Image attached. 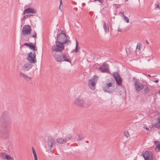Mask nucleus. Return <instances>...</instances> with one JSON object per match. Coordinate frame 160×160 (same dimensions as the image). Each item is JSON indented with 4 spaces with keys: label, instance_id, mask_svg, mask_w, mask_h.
I'll return each instance as SVG.
<instances>
[{
    "label": "nucleus",
    "instance_id": "obj_29",
    "mask_svg": "<svg viewBox=\"0 0 160 160\" xmlns=\"http://www.w3.org/2000/svg\"><path fill=\"white\" fill-rule=\"evenodd\" d=\"M6 153L4 152H1L0 153V158H3L4 159V158L5 157V156L6 155Z\"/></svg>",
    "mask_w": 160,
    "mask_h": 160
},
{
    "label": "nucleus",
    "instance_id": "obj_48",
    "mask_svg": "<svg viewBox=\"0 0 160 160\" xmlns=\"http://www.w3.org/2000/svg\"><path fill=\"white\" fill-rule=\"evenodd\" d=\"M34 16V15H33V14H31V16Z\"/></svg>",
    "mask_w": 160,
    "mask_h": 160
},
{
    "label": "nucleus",
    "instance_id": "obj_51",
    "mask_svg": "<svg viewBox=\"0 0 160 160\" xmlns=\"http://www.w3.org/2000/svg\"><path fill=\"white\" fill-rule=\"evenodd\" d=\"M30 30H31V31L32 30H31V29H30Z\"/></svg>",
    "mask_w": 160,
    "mask_h": 160
},
{
    "label": "nucleus",
    "instance_id": "obj_2",
    "mask_svg": "<svg viewBox=\"0 0 160 160\" xmlns=\"http://www.w3.org/2000/svg\"><path fill=\"white\" fill-rule=\"evenodd\" d=\"M10 126H0V134L1 138L4 140L8 139L10 135Z\"/></svg>",
    "mask_w": 160,
    "mask_h": 160
},
{
    "label": "nucleus",
    "instance_id": "obj_43",
    "mask_svg": "<svg viewBox=\"0 0 160 160\" xmlns=\"http://www.w3.org/2000/svg\"><path fill=\"white\" fill-rule=\"evenodd\" d=\"M34 160H38V158H37V156H34Z\"/></svg>",
    "mask_w": 160,
    "mask_h": 160
},
{
    "label": "nucleus",
    "instance_id": "obj_7",
    "mask_svg": "<svg viewBox=\"0 0 160 160\" xmlns=\"http://www.w3.org/2000/svg\"><path fill=\"white\" fill-rule=\"evenodd\" d=\"M114 82H112L107 83L103 87V90L106 92L112 93L113 92L114 90V87L113 86V84Z\"/></svg>",
    "mask_w": 160,
    "mask_h": 160
},
{
    "label": "nucleus",
    "instance_id": "obj_32",
    "mask_svg": "<svg viewBox=\"0 0 160 160\" xmlns=\"http://www.w3.org/2000/svg\"><path fill=\"white\" fill-rule=\"evenodd\" d=\"M123 18H124V20L125 21H126L127 23H128L129 22V19L128 18L125 16Z\"/></svg>",
    "mask_w": 160,
    "mask_h": 160
},
{
    "label": "nucleus",
    "instance_id": "obj_33",
    "mask_svg": "<svg viewBox=\"0 0 160 160\" xmlns=\"http://www.w3.org/2000/svg\"><path fill=\"white\" fill-rule=\"evenodd\" d=\"M124 135L127 138L129 137L130 136L129 134L128 131H125L124 132Z\"/></svg>",
    "mask_w": 160,
    "mask_h": 160
},
{
    "label": "nucleus",
    "instance_id": "obj_40",
    "mask_svg": "<svg viewBox=\"0 0 160 160\" xmlns=\"http://www.w3.org/2000/svg\"><path fill=\"white\" fill-rule=\"evenodd\" d=\"M94 1H98L101 4L103 3L104 0H94Z\"/></svg>",
    "mask_w": 160,
    "mask_h": 160
},
{
    "label": "nucleus",
    "instance_id": "obj_6",
    "mask_svg": "<svg viewBox=\"0 0 160 160\" xmlns=\"http://www.w3.org/2000/svg\"><path fill=\"white\" fill-rule=\"evenodd\" d=\"M66 45L57 41L55 42V44L52 46V51L55 52H61L64 49Z\"/></svg>",
    "mask_w": 160,
    "mask_h": 160
},
{
    "label": "nucleus",
    "instance_id": "obj_13",
    "mask_svg": "<svg viewBox=\"0 0 160 160\" xmlns=\"http://www.w3.org/2000/svg\"><path fill=\"white\" fill-rule=\"evenodd\" d=\"M113 76L115 80L117 83L119 85H122V79L118 73L116 72L113 74Z\"/></svg>",
    "mask_w": 160,
    "mask_h": 160
},
{
    "label": "nucleus",
    "instance_id": "obj_28",
    "mask_svg": "<svg viewBox=\"0 0 160 160\" xmlns=\"http://www.w3.org/2000/svg\"><path fill=\"white\" fill-rule=\"evenodd\" d=\"M13 159V158L12 157H11L10 156L8 155H7L6 154L5 156V157L4 158V159H6L7 160H8L9 159Z\"/></svg>",
    "mask_w": 160,
    "mask_h": 160
},
{
    "label": "nucleus",
    "instance_id": "obj_45",
    "mask_svg": "<svg viewBox=\"0 0 160 160\" xmlns=\"http://www.w3.org/2000/svg\"><path fill=\"white\" fill-rule=\"evenodd\" d=\"M146 43L147 44H149V42H148V41L147 40H146Z\"/></svg>",
    "mask_w": 160,
    "mask_h": 160
},
{
    "label": "nucleus",
    "instance_id": "obj_53",
    "mask_svg": "<svg viewBox=\"0 0 160 160\" xmlns=\"http://www.w3.org/2000/svg\"><path fill=\"white\" fill-rule=\"evenodd\" d=\"M138 1L139 2L140 1V0H138Z\"/></svg>",
    "mask_w": 160,
    "mask_h": 160
},
{
    "label": "nucleus",
    "instance_id": "obj_3",
    "mask_svg": "<svg viewBox=\"0 0 160 160\" xmlns=\"http://www.w3.org/2000/svg\"><path fill=\"white\" fill-rule=\"evenodd\" d=\"M53 56L55 60L57 62H62L63 61H66L71 63L69 55L66 53H56L53 55Z\"/></svg>",
    "mask_w": 160,
    "mask_h": 160
},
{
    "label": "nucleus",
    "instance_id": "obj_52",
    "mask_svg": "<svg viewBox=\"0 0 160 160\" xmlns=\"http://www.w3.org/2000/svg\"><path fill=\"white\" fill-rule=\"evenodd\" d=\"M90 105V104H89L88 105V106H89Z\"/></svg>",
    "mask_w": 160,
    "mask_h": 160
},
{
    "label": "nucleus",
    "instance_id": "obj_36",
    "mask_svg": "<svg viewBox=\"0 0 160 160\" xmlns=\"http://www.w3.org/2000/svg\"><path fill=\"white\" fill-rule=\"evenodd\" d=\"M140 50V46L138 45V44H137V46L136 47V50H137L138 51H139Z\"/></svg>",
    "mask_w": 160,
    "mask_h": 160
},
{
    "label": "nucleus",
    "instance_id": "obj_39",
    "mask_svg": "<svg viewBox=\"0 0 160 160\" xmlns=\"http://www.w3.org/2000/svg\"><path fill=\"white\" fill-rule=\"evenodd\" d=\"M119 13H120V14L121 16L123 18H124L125 16L124 15V12H121Z\"/></svg>",
    "mask_w": 160,
    "mask_h": 160
},
{
    "label": "nucleus",
    "instance_id": "obj_49",
    "mask_svg": "<svg viewBox=\"0 0 160 160\" xmlns=\"http://www.w3.org/2000/svg\"><path fill=\"white\" fill-rule=\"evenodd\" d=\"M146 129L147 130H148V128H146Z\"/></svg>",
    "mask_w": 160,
    "mask_h": 160
},
{
    "label": "nucleus",
    "instance_id": "obj_9",
    "mask_svg": "<svg viewBox=\"0 0 160 160\" xmlns=\"http://www.w3.org/2000/svg\"><path fill=\"white\" fill-rule=\"evenodd\" d=\"M142 156L143 157L145 160H152L153 156L152 153L148 151L143 152L142 153Z\"/></svg>",
    "mask_w": 160,
    "mask_h": 160
},
{
    "label": "nucleus",
    "instance_id": "obj_8",
    "mask_svg": "<svg viewBox=\"0 0 160 160\" xmlns=\"http://www.w3.org/2000/svg\"><path fill=\"white\" fill-rule=\"evenodd\" d=\"M56 142L54 139L51 137H49L48 139V144L47 146L48 149L51 151L55 148Z\"/></svg>",
    "mask_w": 160,
    "mask_h": 160
},
{
    "label": "nucleus",
    "instance_id": "obj_20",
    "mask_svg": "<svg viewBox=\"0 0 160 160\" xmlns=\"http://www.w3.org/2000/svg\"><path fill=\"white\" fill-rule=\"evenodd\" d=\"M154 143L156 144L155 149L157 152H160V142L158 141H155Z\"/></svg>",
    "mask_w": 160,
    "mask_h": 160
},
{
    "label": "nucleus",
    "instance_id": "obj_34",
    "mask_svg": "<svg viewBox=\"0 0 160 160\" xmlns=\"http://www.w3.org/2000/svg\"><path fill=\"white\" fill-rule=\"evenodd\" d=\"M98 78V77L95 76L93 77V78L92 79H91L90 80H94L95 81V82H96L97 81Z\"/></svg>",
    "mask_w": 160,
    "mask_h": 160
},
{
    "label": "nucleus",
    "instance_id": "obj_19",
    "mask_svg": "<svg viewBox=\"0 0 160 160\" xmlns=\"http://www.w3.org/2000/svg\"><path fill=\"white\" fill-rule=\"evenodd\" d=\"M143 89V90L142 91V92L143 94L146 95L149 92V89L147 86L144 85Z\"/></svg>",
    "mask_w": 160,
    "mask_h": 160
},
{
    "label": "nucleus",
    "instance_id": "obj_5",
    "mask_svg": "<svg viewBox=\"0 0 160 160\" xmlns=\"http://www.w3.org/2000/svg\"><path fill=\"white\" fill-rule=\"evenodd\" d=\"M56 41L61 43H64L66 45H68L70 43V40L67 39L65 33H60L58 35Z\"/></svg>",
    "mask_w": 160,
    "mask_h": 160
},
{
    "label": "nucleus",
    "instance_id": "obj_41",
    "mask_svg": "<svg viewBox=\"0 0 160 160\" xmlns=\"http://www.w3.org/2000/svg\"><path fill=\"white\" fill-rule=\"evenodd\" d=\"M118 31L119 32H121L122 31V29L121 28H118Z\"/></svg>",
    "mask_w": 160,
    "mask_h": 160
},
{
    "label": "nucleus",
    "instance_id": "obj_47",
    "mask_svg": "<svg viewBox=\"0 0 160 160\" xmlns=\"http://www.w3.org/2000/svg\"><path fill=\"white\" fill-rule=\"evenodd\" d=\"M158 93L160 95V90L158 92Z\"/></svg>",
    "mask_w": 160,
    "mask_h": 160
},
{
    "label": "nucleus",
    "instance_id": "obj_31",
    "mask_svg": "<svg viewBox=\"0 0 160 160\" xmlns=\"http://www.w3.org/2000/svg\"><path fill=\"white\" fill-rule=\"evenodd\" d=\"M32 149L34 156H37L35 150L33 147H32Z\"/></svg>",
    "mask_w": 160,
    "mask_h": 160
},
{
    "label": "nucleus",
    "instance_id": "obj_16",
    "mask_svg": "<svg viewBox=\"0 0 160 160\" xmlns=\"http://www.w3.org/2000/svg\"><path fill=\"white\" fill-rule=\"evenodd\" d=\"M71 136H69L68 138H66L65 139L62 138H59L57 139V142L58 143L61 144L65 143L68 140L71 138Z\"/></svg>",
    "mask_w": 160,
    "mask_h": 160
},
{
    "label": "nucleus",
    "instance_id": "obj_38",
    "mask_svg": "<svg viewBox=\"0 0 160 160\" xmlns=\"http://www.w3.org/2000/svg\"><path fill=\"white\" fill-rule=\"evenodd\" d=\"M27 59L30 62V52L28 54Z\"/></svg>",
    "mask_w": 160,
    "mask_h": 160
},
{
    "label": "nucleus",
    "instance_id": "obj_22",
    "mask_svg": "<svg viewBox=\"0 0 160 160\" xmlns=\"http://www.w3.org/2000/svg\"><path fill=\"white\" fill-rule=\"evenodd\" d=\"M157 122L154 125V127L156 128H160V116L157 119Z\"/></svg>",
    "mask_w": 160,
    "mask_h": 160
},
{
    "label": "nucleus",
    "instance_id": "obj_21",
    "mask_svg": "<svg viewBox=\"0 0 160 160\" xmlns=\"http://www.w3.org/2000/svg\"><path fill=\"white\" fill-rule=\"evenodd\" d=\"M103 28L106 33L109 32V26L108 25H106V23L105 22L103 23Z\"/></svg>",
    "mask_w": 160,
    "mask_h": 160
},
{
    "label": "nucleus",
    "instance_id": "obj_15",
    "mask_svg": "<svg viewBox=\"0 0 160 160\" xmlns=\"http://www.w3.org/2000/svg\"><path fill=\"white\" fill-rule=\"evenodd\" d=\"M95 80H89L88 81V85L89 88L92 90L95 89L96 82Z\"/></svg>",
    "mask_w": 160,
    "mask_h": 160
},
{
    "label": "nucleus",
    "instance_id": "obj_30",
    "mask_svg": "<svg viewBox=\"0 0 160 160\" xmlns=\"http://www.w3.org/2000/svg\"><path fill=\"white\" fill-rule=\"evenodd\" d=\"M24 46H26V47L30 48V43H25L22 46L24 47Z\"/></svg>",
    "mask_w": 160,
    "mask_h": 160
},
{
    "label": "nucleus",
    "instance_id": "obj_44",
    "mask_svg": "<svg viewBox=\"0 0 160 160\" xmlns=\"http://www.w3.org/2000/svg\"><path fill=\"white\" fill-rule=\"evenodd\" d=\"M153 82H155V83H157V82H158V80H155V81H153Z\"/></svg>",
    "mask_w": 160,
    "mask_h": 160
},
{
    "label": "nucleus",
    "instance_id": "obj_37",
    "mask_svg": "<svg viewBox=\"0 0 160 160\" xmlns=\"http://www.w3.org/2000/svg\"><path fill=\"white\" fill-rule=\"evenodd\" d=\"M62 2L61 3H60V4L59 7V8L60 10L62 11Z\"/></svg>",
    "mask_w": 160,
    "mask_h": 160
},
{
    "label": "nucleus",
    "instance_id": "obj_50",
    "mask_svg": "<svg viewBox=\"0 0 160 160\" xmlns=\"http://www.w3.org/2000/svg\"><path fill=\"white\" fill-rule=\"evenodd\" d=\"M125 1H126V2H127L128 1V0H125Z\"/></svg>",
    "mask_w": 160,
    "mask_h": 160
},
{
    "label": "nucleus",
    "instance_id": "obj_10",
    "mask_svg": "<svg viewBox=\"0 0 160 160\" xmlns=\"http://www.w3.org/2000/svg\"><path fill=\"white\" fill-rule=\"evenodd\" d=\"M22 33L23 36H26L30 34V26L25 25L23 27Z\"/></svg>",
    "mask_w": 160,
    "mask_h": 160
},
{
    "label": "nucleus",
    "instance_id": "obj_24",
    "mask_svg": "<svg viewBox=\"0 0 160 160\" xmlns=\"http://www.w3.org/2000/svg\"><path fill=\"white\" fill-rule=\"evenodd\" d=\"M30 14V8H29L25 9L23 12V14Z\"/></svg>",
    "mask_w": 160,
    "mask_h": 160
},
{
    "label": "nucleus",
    "instance_id": "obj_11",
    "mask_svg": "<svg viewBox=\"0 0 160 160\" xmlns=\"http://www.w3.org/2000/svg\"><path fill=\"white\" fill-rule=\"evenodd\" d=\"M74 103L79 107H82L84 106V105H86V103L85 102L84 100L80 97L76 98Z\"/></svg>",
    "mask_w": 160,
    "mask_h": 160
},
{
    "label": "nucleus",
    "instance_id": "obj_17",
    "mask_svg": "<svg viewBox=\"0 0 160 160\" xmlns=\"http://www.w3.org/2000/svg\"><path fill=\"white\" fill-rule=\"evenodd\" d=\"M19 75L20 77L23 78L26 82L29 81L30 80V77L25 74L20 72Z\"/></svg>",
    "mask_w": 160,
    "mask_h": 160
},
{
    "label": "nucleus",
    "instance_id": "obj_1",
    "mask_svg": "<svg viewBox=\"0 0 160 160\" xmlns=\"http://www.w3.org/2000/svg\"><path fill=\"white\" fill-rule=\"evenodd\" d=\"M0 126H10V116L7 111L2 112L0 116Z\"/></svg>",
    "mask_w": 160,
    "mask_h": 160
},
{
    "label": "nucleus",
    "instance_id": "obj_27",
    "mask_svg": "<svg viewBox=\"0 0 160 160\" xmlns=\"http://www.w3.org/2000/svg\"><path fill=\"white\" fill-rule=\"evenodd\" d=\"M85 137L84 135L83 134H80L78 135V139L79 140H81L83 139Z\"/></svg>",
    "mask_w": 160,
    "mask_h": 160
},
{
    "label": "nucleus",
    "instance_id": "obj_46",
    "mask_svg": "<svg viewBox=\"0 0 160 160\" xmlns=\"http://www.w3.org/2000/svg\"><path fill=\"white\" fill-rule=\"evenodd\" d=\"M59 0V2H60V3H61L62 2V0Z\"/></svg>",
    "mask_w": 160,
    "mask_h": 160
},
{
    "label": "nucleus",
    "instance_id": "obj_4",
    "mask_svg": "<svg viewBox=\"0 0 160 160\" xmlns=\"http://www.w3.org/2000/svg\"><path fill=\"white\" fill-rule=\"evenodd\" d=\"M36 41L34 40L32 42H31V50H32L34 52H31V63H35L37 62L36 59V54L35 52L37 51V49L36 47Z\"/></svg>",
    "mask_w": 160,
    "mask_h": 160
},
{
    "label": "nucleus",
    "instance_id": "obj_23",
    "mask_svg": "<svg viewBox=\"0 0 160 160\" xmlns=\"http://www.w3.org/2000/svg\"><path fill=\"white\" fill-rule=\"evenodd\" d=\"M30 12L31 13H34V16L36 17L37 16V10L33 8H31L30 9Z\"/></svg>",
    "mask_w": 160,
    "mask_h": 160
},
{
    "label": "nucleus",
    "instance_id": "obj_42",
    "mask_svg": "<svg viewBox=\"0 0 160 160\" xmlns=\"http://www.w3.org/2000/svg\"><path fill=\"white\" fill-rule=\"evenodd\" d=\"M156 5V7L155 8L156 9H157V8H159V6L158 4H156V5Z\"/></svg>",
    "mask_w": 160,
    "mask_h": 160
},
{
    "label": "nucleus",
    "instance_id": "obj_14",
    "mask_svg": "<svg viewBox=\"0 0 160 160\" xmlns=\"http://www.w3.org/2000/svg\"><path fill=\"white\" fill-rule=\"evenodd\" d=\"M135 89L137 91H140L144 88V85L138 81H136L134 83Z\"/></svg>",
    "mask_w": 160,
    "mask_h": 160
},
{
    "label": "nucleus",
    "instance_id": "obj_26",
    "mask_svg": "<svg viewBox=\"0 0 160 160\" xmlns=\"http://www.w3.org/2000/svg\"><path fill=\"white\" fill-rule=\"evenodd\" d=\"M32 37L34 38V40H35V41H36V39L37 38V34L36 32H34L32 33Z\"/></svg>",
    "mask_w": 160,
    "mask_h": 160
},
{
    "label": "nucleus",
    "instance_id": "obj_18",
    "mask_svg": "<svg viewBox=\"0 0 160 160\" xmlns=\"http://www.w3.org/2000/svg\"><path fill=\"white\" fill-rule=\"evenodd\" d=\"M22 68L25 71L29 70L30 69V64L28 63H24L22 67Z\"/></svg>",
    "mask_w": 160,
    "mask_h": 160
},
{
    "label": "nucleus",
    "instance_id": "obj_35",
    "mask_svg": "<svg viewBox=\"0 0 160 160\" xmlns=\"http://www.w3.org/2000/svg\"><path fill=\"white\" fill-rule=\"evenodd\" d=\"M78 42H76V46L75 49L73 51V52H75L76 53H77L78 51Z\"/></svg>",
    "mask_w": 160,
    "mask_h": 160
},
{
    "label": "nucleus",
    "instance_id": "obj_25",
    "mask_svg": "<svg viewBox=\"0 0 160 160\" xmlns=\"http://www.w3.org/2000/svg\"><path fill=\"white\" fill-rule=\"evenodd\" d=\"M24 16L23 18L21 19V21H23V20H25V19L28 18L30 16V14H26L24 15Z\"/></svg>",
    "mask_w": 160,
    "mask_h": 160
},
{
    "label": "nucleus",
    "instance_id": "obj_12",
    "mask_svg": "<svg viewBox=\"0 0 160 160\" xmlns=\"http://www.w3.org/2000/svg\"><path fill=\"white\" fill-rule=\"evenodd\" d=\"M109 65L106 62H104L102 63L101 67L98 68L102 72L109 73Z\"/></svg>",
    "mask_w": 160,
    "mask_h": 160
}]
</instances>
